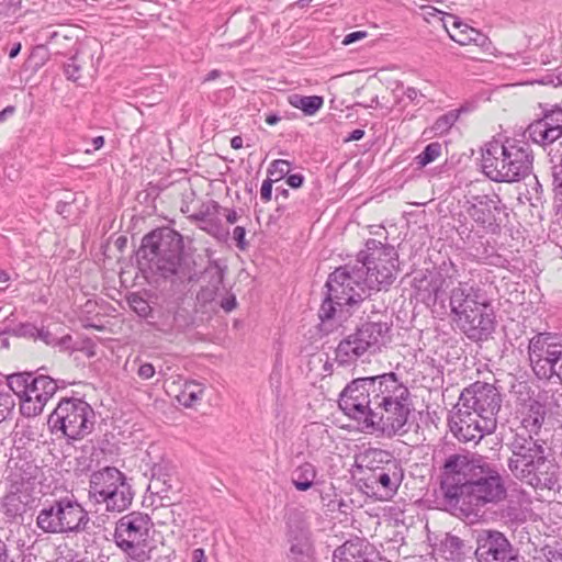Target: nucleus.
<instances>
[{
	"label": "nucleus",
	"instance_id": "nucleus-1",
	"mask_svg": "<svg viewBox=\"0 0 562 562\" xmlns=\"http://www.w3.org/2000/svg\"><path fill=\"white\" fill-rule=\"evenodd\" d=\"M440 490L446 505L475 515L507 497L497 465L479 454L449 456L441 468Z\"/></svg>",
	"mask_w": 562,
	"mask_h": 562
},
{
	"label": "nucleus",
	"instance_id": "nucleus-2",
	"mask_svg": "<svg viewBox=\"0 0 562 562\" xmlns=\"http://www.w3.org/2000/svg\"><path fill=\"white\" fill-rule=\"evenodd\" d=\"M501 405L502 396L494 385L480 381L469 385L459 396L451 431L460 441L479 442L496 429Z\"/></svg>",
	"mask_w": 562,
	"mask_h": 562
},
{
	"label": "nucleus",
	"instance_id": "nucleus-3",
	"mask_svg": "<svg viewBox=\"0 0 562 562\" xmlns=\"http://www.w3.org/2000/svg\"><path fill=\"white\" fill-rule=\"evenodd\" d=\"M546 441L540 438L514 435L508 447L512 457L508 469L520 482L540 491L559 488V465L546 454Z\"/></svg>",
	"mask_w": 562,
	"mask_h": 562
},
{
	"label": "nucleus",
	"instance_id": "nucleus-4",
	"mask_svg": "<svg viewBox=\"0 0 562 562\" xmlns=\"http://www.w3.org/2000/svg\"><path fill=\"white\" fill-rule=\"evenodd\" d=\"M140 252L172 284H190L200 280L195 261L182 256V236L173 229L164 227L147 234L142 240Z\"/></svg>",
	"mask_w": 562,
	"mask_h": 562
},
{
	"label": "nucleus",
	"instance_id": "nucleus-5",
	"mask_svg": "<svg viewBox=\"0 0 562 562\" xmlns=\"http://www.w3.org/2000/svg\"><path fill=\"white\" fill-rule=\"evenodd\" d=\"M376 401L371 412L370 423L367 424L369 430L380 431L387 437L406 434L408 417L412 413L411 393L395 373L382 374Z\"/></svg>",
	"mask_w": 562,
	"mask_h": 562
},
{
	"label": "nucleus",
	"instance_id": "nucleus-6",
	"mask_svg": "<svg viewBox=\"0 0 562 562\" xmlns=\"http://www.w3.org/2000/svg\"><path fill=\"white\" fill-rule=\"evenodd\" d=\"M533 155L521 139L488 142L482 150L483 173L495 182H518L531 173Z\"/></svg>",
	"mask_w": 562,
	"mask_h": 562
},
{
	"label": "nucleus",
	"instance_id": "nucleus-7",
	"mask_svg": "<svg viewBox=\"0 0 562 562\" xmlns=\"http://www.w3.org/2000/svg\"><path fill=\"white\" fill-rule=\"evenodd\" d=\"M327 294L323 301L318 315L322 322L346 321L350 312L349 306L361 302L369 295V289L363 277V267L345 265L336 268L326 282Z\"/></svg>",
	"mask_w": 562,
	"mask_h": 562
},
{
	"label": "nucleus",
	"instance_id": "nucleus-8",
	"mask_svg": "<svg viewBox=\"0 0 562 562\" xmlns=\"http://www.w3.org/2000/svg\"><path fill=\"white\" fill-rule=\"evenodd\" d=\"M153 527L148 514L132 512L124 515L115 525V544L135 562H156L157 547L150 540Z\"/></svg>",
	"mask_w": 562,
	"mask_h": 562
},
{
	"label": "nucleus",
	"instance_id": "nucleus-9",
	"mask_svg": "<svg viewBox=\"0 0 562 562\" xmlns=\"http://www.w3.org/2000/svg\"><path fill=\"white\" fill-rule=\"evenodd\" d=\"M359 267H363V277L369 291L386 290L398 272V254L391 245L376 239H368L366 249L358 254Z\"/></svg>",
	"mask_w": 562,
	"mask_h": 562
},
{
	"label": "nucleus",
	"instance_id": "nucleus-10",
	"mask_svg": "<svg viewBox=\"0 0 562 562\" xmlns=\"http://www.w3.org/2000/svg\"><path fill=\"white\" fill-rule=\"evenodd\" d=\"M89 521L87 510L72 494L54 499L36 517L37 527L47 533H78L87 529Z\"/></svg>",
	"mask_w": 562,
	"mask_h": 562
},
{
	"label": "nucleus",
	"instance_id": "nucleus-11",
	"mask_svg": "<svg viewBox=\"0 0 562 562\" xmlns=\"http://www.w3.org/2000/svg\"><path fill=\"white\" fill-rule=\"evenodd\" d=\"M7 386L20 400V412L25 417L38 416L58 386L48 375L18 372L7 376Z\"/></svg>",
	"mask_w": 562,
	"mask_h": 562
},
{
	"label": "nucleus",
	"instance_id": "nucleus-12",
	"mask_svg": "<svg viewBox=\"0 0 562 562\" xmlns=\"http://www.w3.org/2000/svg\"><path fill=\"white\" fill-rule=\"evenodd\" d=\"M95 414L83 400L65 397L59 401L48 418L54 429L60 430L70 440L88 436L94 427Z\"/></svg>",
	"mask_w": 562,
	"mask_h": 562
},
{
	"label": "nucleus",
	"instance_id": "nucleus-13",
	"mask_svg": "<svg viewBox=\"0 0 562 562\" xmlns=\"http://www.w3.org/2000/svg\"><path fill=\"white\" fill-rule=\"evenodd\" d=\"M382 375L359 378L350 382L341 392L338 405L350 418L358 422L362 430H369L371 412L376 405L378 387Z\"/></svg>",
	"mask_w": 562,
	"mask_h": 562
},
{
	"label": "nucleus",
	"instance_id": "nucleus-14",
	"mask_svg": "<svg viewBox=\"0 0 562 562\" xmlns=\"http://www.w3.org/2000/svg\"><path fill=\"white\" fill-rule=\"evenodd\" d=\"M530 366L539 379L557 378L562 384V341L551 333H539L529 340Z\"/></svg>",
	"mask_w": 562,
	"mask_h": 562
},
{
	"label": "nucleus",
	"instance_id": "nucleus-15",
	"mask_svg": "<svg viewBox=\"0 0 562 562\" xmlns=\"http://www.w3.org/2000/svg\"><path fill=\"white\" fill-rule=\"evenodd\" d=\"M389 329L385 323L363 324L339 342L336 348V360L342 366H348L366 352L373 353L380 350V347L385 344Z\"/></svg>",
	"mask_w": 562,
	"mask_h": 562
},
{
	"label": "nucleus",
	"instance_id": "nucleus-16",
	"mask_svg": "<svg viewBox=\"0 0 562 562\" xmlns=\"http://www.w3.org/2000/svg\"><path fill=\"white\" fill-rule=\"evenodd\" d=\"M477 562H519L518 550L508 538L495 529H483L475 537Z\"/></svg>",
	"mask_w": 562,
	"mask_h": 562
},
{
	"label": "nucleus",
	"instance_id": "nucleus-17",
	"mask_svg": "<svg viewBox=\"0 0 562 562\" xmlns=\"http://www.w3.org/2000/svg\"><path fill=\"white\" fill-rule=\"evenodd\" d=\"M487 301L485 293L468 282H459L450 292L449 306L457 326L461 318L468 316L483 306Z\"/></svg>",
	"mask_w": 562,
	"mask_h": 562
},
{
	"label": "nucleus",
	"instance_id": "nucleus-18",
	"mask_svg": "<svg viewBox=\"0 0 562 562\" xmlns=\"http://www.w3.org/2000/svg\"><path fill=\"white\" fill-rule=\"evenodd\" d=\"M458 327L473 341L487 339L495 328V315L488 300L483 303L481 308H476L472 314L461 318Z\"/></svg>",
	"mask_w": 562,
	"mask_h": 562
},
{
	"label": "nucleus",
	"instance_id": "nucleus-19",
	"mask_svg": "<svg viewBox=\"0 0 562 562\" xmlns=\"http://www.w3.org/2000/svg\"><path fill=\"white\" fill-rule=\"evenodd\" d=\"M526 132L536 144H552L562 136V109L547 111L541 119L529 124Z\"/></svg>",
	"mask_w": 562,
	"mask_h": 562
},
{
	"label": "nucleus",
	"instance_id": "nucleus-20",
	"mask_svg": "<svg viewBox=\"0 0 562 562\" xmlns=\"http://www.w3.org/2000/svg\"><path fill=\"white\" fill-rule=\"evenodd\" d=\"M289 562H315L311 531L303 522H288Z\"/></svg>",
	"mask_w": 562,
	"mask_h": 562
},
{
	"label": "nucleus",
	"instance_id": "nucleus-21",
	"mask_svg": "<svg viewBox=\"0 0 562 562\" xmlns=\"http://www.w3.org/2000/svg\"><path fill=\"white\" fill-rule=\"evenodd\" d=\"M126 480V475L115 467H104L93 471L89 480V499L98 504L105 492Z\"/></svg>",
	"mask_w": 562,
	"mask_h": 562
},
{
	"label": "nucleus",
	"instance_id": "nucleus-22",
	"mask_svg": "<svg viewBox=\"0 0 562 562\" xmlns=\"http://www.w3.org/2000/svg\"><path fill=\"white\" fill-rule=\"evenodd\" d=\"M547 417L546 406L536 400H529L520 409L521 430L517 434H525L526 437L538 438Z\"/></svg>",
	"mask_w": 562,
	"mask_h": 562
},
{
	"label": "nucleus",
	"instance_id": "nucleus-23",
	"mask_svg": "<svg viewBox=\"0 0 562 562\" xmlns=\"http://www.w3.org/2000/svg\"><path fill=\"white\" fill-rule=\"evenodd\" d=\"M403 479V470L400 462H391L387 468H383L382 471H378L374 474H368L364 477L367 486L383 492L385 495H390L396 492Z\"/></svg>",
	"mask_w": 562,
	"mask_h": 562
},
{
	"label": "nucleus",
	"instance_id": "nucleus-24",
	"mask_svg": "<svg viewBox=\"0 0 562 562\" xmlns=\"http://www.w3.org/2000/svg\"><path fill=\"white\" fill-rule=\"evenodd\" d=\"M221 210V205L216 201L211 200L203 203L199 211L190 215L189 218L193 222H199L200 228L207 234L221 238L226 234L218 217Z\"/></svg>",
	"mask_w": 562,
	"mask_h": 562
},
{
	"label": "nucleus",
	"instance_id": "nucleus-25",
	"mask_svg": "<svg viewBox=\"0 0 562 562\" xmlns=\"http://www.w3.org/2000/svg\"><path fill=\"white\" fill-rule=\"evenodd\" d=\"M334 562H375L374 551L362 540L346 541L334 551Z\"/></svg>",
	"mask_w": 562,
	"mask_h": 562
},
{
	"label": "nucleus",
	"instance_id": "nucleus-26",
	"mask_svg": "<svg viewBox=\"0 0 562 562\" xmlns=\"http://www.w3.org/2000/svg\"><path fill=\"white\" fill-rule=\"evenodd\" d=\"M202 274L207 278L209 281L207 284L203 285L198 292L196 301L204 306L214 302L218 296L223 284L224 271L216 262L212 261L205 267Z\"/></svg>",
	"mask_w": 562,
	"mask_h": 562
},
{
	"label": "nucleus",
	"instance_id": "nucleus-27",
	"mask_svg": "<svg viewBox=\"0 0 562 562\" xmlns=\"http://www.w3.org/2000/svg\"><path fill=\"white\" fill-rule=\"evenodd\" d=\"M133 498L134 492L126 480L105 492L98 504L104 505L108 512L122 513L132 505Z\"/></svg>",
	"mask_w": 562,
	"mask_h": 562
},
{
	"label": "nucleus",
	"instance_id": "nucleus-28",
	"mask_svg": "<svg viewBox=\"0 0 562 562\" xmlns=\"http://www.w3.org/2000/svg\"><path fill=\"white\" fill-rule=\"evenodd\" d=\"M391 462H398V460H396L391 452L378 448L366 449L356 458L358 468L367 470L369 472L368 474L382 471V469L387 468Z\"/></svg>",
	"mask_w": 562,
	"mask_h": 562
},
{
	"label": "nucleus",
	"instance_id": "nucleus-29",
	"mask_svg": "<svg viewBox=\"0 0 562 562\" xmlns=\"http://www.w3.org/2000/svg\"><path fill=\"white\" fill-rule=\"evenodd\" d=\"M498 203L499 199L496 195L494 198L484 195L476 199V202L468 209V213L479 225L491 227L495 223L494 212L497 210Z\"/></svg>",
	"mask_w": 562,
	"mask_h": 562
},
{
	"label": "nucleus",
	"instance_id": "nucleus-30",
	"mask_svg": "<svg viewBox=\"0 0 562 562\" xmlns=\"http://www.w3.org/2000/svg\"><path fill=\"white\" fill-rule=\"evenodd\" d=\"M449 19L452 20L451 29L448 27L447 22H445V27L452 41L460 45L474 43L477 46H483L485 44L487 38L481 32L462 23L452 15H449Z\"/></svg>",
	"mask_w": 562,
	"mask_h": 562
},
{
	"label": "nucleus",
	"instance_id": "nucleus-31",
	"mask_svg": "<svg viewBox=\"0 0 562 562\" xmlns=\"http://www.w3.org/2000/svg\"><path fill=\"white\" fill-rule=\"evenodd\" d=\"M316 477V469L312 463L305 462L294 469L291 482L299 491L310 490Z\"/></svg>",
	"mask_w": 562,
	"mask_h": 562
},
{
	"label": "nucleus",
	"instance_id": "nucleus-32",
	"mask_svg": "<svg viewBox=\"0 0 562 562\" xmlns=\"http://www.w3.org/2000/svg\"><path fill=\"white\" fill-rule=\"evenodd\" d=\"M289 103L302 110L306 115H314L323 106L324 100L319 95L291 94Z\"/></svg>",
	"mask_w": 562,
	"mask_h": 562
},
{
	"label": "nucleus",
	"instance_id": "nucleus-33",
	"mask_svg": "<svg viewBox=\"0 0 562 562\" xmlns=\"http://www.w3.org/2000/svg\"><path fill=\"white\" fill-rule=\"evenodd\" d=\"M203 390L204 389L200 383L195 381H187L180 393L177 395L178 402L186 407H192L201 400Z\"/></svg>",
	"mask_w": 562,
	"mask_h": 562
},
{
	"label": "nucleus",
	"instance_id": "nucleus-34",
	"mask_svg": "<svg viewBox=\"0 0 562 562\" xmlns=\"http://www.w3.org/2000/svg\"><path fill=\"white\" fill-rule=\"evenodd\" d=\"M2 508L9 518H16L25 513L26 504L16 490L4 495L2 498Z\"/></svg>",
	"mask_w": 562,
	"mask_h": 562
},
{
	"label": "nucleus",
	"instance_id": "nucleus-35",
	"mask_svg": "<svg viewBox=\"0 0 562 562\" xmlns=\"http://www.w3.org/2000/svg\"><path fill=\"white\" fill-rule=\"evenodd\" d=\"M460 112L461 110H451L439 116L430 127V133L434 136H441L448 133L454 123L459 120Z\"/></svg>",
	"mask_w": 562,
	"mask_h": 562
},
{
	"label": "nucleus",
	"instance_id": "nucleus-36",
	"mask_svg": "<svg viewBox=\"0 0 562 562\" xmlns=\"http://www.w3.org/2000/svg\"><path fill=\"white\" fill-rule=\"evenodd\" d=\"M160 467H155L153 469V475L148 484V491L151 494L160 495L164 497V494L168 493L171 488V479L168 475H160Z\"/></svg>",
	"mask_w": 562,
	"mask_h": 562
},
{
	"label": "nucleus",
	"instance_id": "nucleus-37",
	"mask_svg": "<svg viewBox=\"0 0 562 562\" xmlns=\"http://www.w3.org/2000/svg\"><path fill=\"white\" fill-rule=\"evenodd\" d=\"M441 144L434 142L428 144L414 160L418 169H422L435 161L441 155Z\"/></svg>",
	"mask_w": 562,
	"mask_h": 562
},
{
	"label": "nucleus",
	"instance_id": "nucleus-38",
	"mask_svg": "<svg viewBox=\"0 0 562 562\" xmlns=\"http://www.w3.org/2000/svg\"><path fill=\"white\" fill-rule=\"evenodd\" d=\"M532 562H562V552L551 546L536 549Z\"/></svg>",
	"mask_w": 562,
	"mask_h": 562
},
{
	"label": "nucleus",
	"instance_id": "nucleus-39",
	"mask_svg": "<svg viewBox=\"0 0 562 562\" xmlns=\"http://www.w3.org/2000/svg\"><path fill=\"white\" fill-rule=\"evenodd\" d=\"M38 473V468L31 462H22L20 467L16 468V472L13 474L16 477L15 483H30L35 480Z\"/></svg>",
	"mask_w": 562,
	"mask_h": 562
},
{
	"label": "nucleus",
	"instance_id": "nucleus-40",
	"mask_svg": "<svg viewBox=\"0 0 562 562\" xmlns=\"http://www.w3.org/2000/svg\"><path fill=\"white\" fill-rule=\"evenodd\" d=\"M449 286L447 277L443 276L440 271L436 272L431 276L428 291L434 294L435 300L440 297V293L445 292V290Z\"/></svg>",
	"mask_w": 562,
	"mask_h": 562
},
{
	"label": "nucleus",
	"instance_id": "nucleus-41",
	"mask_svg": "<svg viewBox=\"0 0 562 562\" xmlns=\"http://www.w3.org/2000/svg\"><path fill=\"white\" fill-rule=\"evenodd\" d=\"M130 307L139 316L146 317L150 311V306L139 294L133 293L127 299Z\"/></svg>",
	"mask_w": 562,
	"mask_h": 562
},
{
	"label": "nucleus",
	"instance_id": "nucleus-42",
	"mask_svg": "<svg viewBox=\"0 0 562 562\" xmlns=\"http://www.w3.org/2000/svg\"><path fill=\"white\" fill-rule=\"evenodd\" d=\"M442 546L446 550H449L450 559H459L462 554L463 542L457 536L447 535Z\"/></svg>",
	"mask_w": 562,
	"mask_h": 562
},
{
	"label": "nucleus",
	"instance_id": "nucleus-43",
	"mask_svg": "<svg viewBox=\"0 0 562 562\" xmlns=\"http://www.w3.org/2000/svg\"><path fill=\"white\" fill-rule=\"evenodd\" d=\"M15 406V401L10 392L0 390V423L3 422Z\"/></svg>",
	"mask_w": 562,
	"mask_h": 562
},
{
	"label": "nucleus",
	"instance_id": "nucleus-44",
	"mask_svg": "<svg viewBox=\"0 0 562 562\" xmlns=\"http://www.w3.org/2000/svg\"><path fill=\"white\" fill-rule=\"evenodd\" d=\"M290 172V162L283 159H277L271 162L268 173L271 177H276L272 179L273 181H278L284 178Z\"/></svg>",
	"mask_w": 562,
	"mask_h": 562
},
{
	"label": "nucleus",
	"instance_id": "nucleus-45",
	"mask_svg": "<svg viewBox=\"0 0 562 562\" xmlns=\"http://www.w3.org/2000/svg\"><path fill=\"white\" fill-rule=\"evenodd\" d=\"M21 329L23 330V335L25 334H30V335H34V331L37 333V337L43 340L46 345L48 346H55V342H56V339L57 337L55 335H53L52 333H49L48 330H44V329H37L31 325H23L21 327Z\"/></svg>",
	"mask_w": 562,
	"mask_h": 562
},
{
	"label": "nucleus",
	"instance_id": "nucleus-46",
	"mask_svg": "<svg viewBox=\"0 0 562 562\" xmlns=\"http://www.w3.org/2000/svg\"><path fill=\"white\" fill-rule=\"evenodd\" d=\"M192 324V317L188 310L178 308L173 314V327L178 330H184Z\"/></svg>",
	"mask_w": 562,
	"mask_h": 562
},
{
	"label": "nucleus",
	"instance_id": "nucleus-47",
	"mask_svg": "<svg viewBox=\"0 0 562 562\" xmlns=\"http://www.w3.org/2000/svg\"><path fill=\"white\" fill-rule=\"evenodd\" d=\"M560 146V164L553 170V187L555 194L562 198V143Z\"/></svg>",
	"mask_w": 562,
	"mask_h": 562
},
{
	"label": "nucleus",
	"instance_id": "nucleus-48",
	"mask_svg": "<svg viewBox=\"0 0 562 562\" xmlns=\"http://www.w3.org/2000/svg\"><path fill=\"white\" fill-rule=\"evenodd\" d=\"M81 66L78 64L77 58L74 57L65 66V74L68 79L77 81L80 78Z\"/></svg>",
	"mask_w": 562,
	"mask_h": 562
},
{
	"label": "nucleus",
	"instance_id": "nucleus-49",
	"mask_svg": "<svg viewBox=\"0 0 562 562\" xmlns=\"http://www.w3.org/2000/svg\"><path fill=\"white\" fill-rule=\"evenodd\" d=\"M233 239L236 241V246L239 250H246L248 248L245 227L236 226L233 231Z\"/></svg>",
	"mask_w": 562,
	"mask_h": 562
},
{
	"label": "nucleus",
	"instance_id": "nucleus-50",
	"mask_svg": "<svg viewBox=\"0 0 562 562\" xmlns=\"http://www.w3.org/2000/svg\"><path fill=\"white\" fill-rule=\"evenodd\" d=\"M154 374H155V368L151 363L145 362L138 367L137 375L142 380H148V379L153 378Z\"/></svg>",
	"mask_w": 562,
	"mask_h": 562
},
{
	"label": "nucleus",
	"instance_id": "nucleus-51",
	"mask_svg": "<svg viewBox=\"0 0 562 562\" xmlns=\"http://www.w3.org/2000/svg\"><path fill=\"white\" fill-rule=\"evenodd\" d=\"M272 179H267L262 182L260 188V198L265 202H268L271 200V193H272Z\"/></svg>",
	"mask_w": 562,
	"mask_h": 562
},
{
	"label": "nucleus",
	"instance_id": "nucleus-52",
	"mask_svg": "<svg viewBox=\"0 0 562 562\" xmlns=\"http://www.w3.org/2000/svg\"><path fill=\"white\" fill-rule=\"evenodd\" d=\"M367 35H368V33L366 31H356V32L349 33L342 40V44L350 45L357 41L366 38Z\"/></svg>",
	"mask_w": 562,
	"mask_h": 562
},
{
	"label": "nucleus",
	"instance_id": "nucleus-53",
	"mask_svg": "<svg viewBox=\"0 0 562 562\" xmlns=\"http://www.w3.org/2000/svg\"><path fill=\"white\" fill-rule=\"evenodd\" d=\"M236 297L234 294H228L227 296L223 297L221 300V307L225 311V312H232L235 307H236Z\"/></svg>",
	"mask_w": 562,
	"mask_h": 562
},
{
	"label": "nucleus",
	"instance_id": "nucleus-54",
	"mask_svg": "<svg viewBox=\"0 0 562 562\" xmlns=\"http://www.w3.org/2000/svg\"><path fill=\"white\" fill-rule=\"evenodd\" d=\"M71 341H72V338H71L70 335H65L63 337H57L54 347H58L59 350H61V351H67V350L71 349V346H70Z\"/></svg>",
	"mask_w": 562,
	"mask_h": 562
},
{
	"label": "nucleus",
	"instance_id": "nucleus-55",
	"mask_svg": "<svg viewBox=\"0 0 562 562\" xmlns=\"http://www.w3.org/2000/svg\"><path fill=\"white\" fill-rule=\"evenodd\" d=\"M304 177L301 173H293L288 176L286 183L293 189H297L303 184Z\"/></svg>",
	"mask_w": 562,
	"mask_h": 562
},
{
	"label": "nucleus",
	"instance_id": "nucleus-56",
	"mask_svg": "<svg viewBox=\"0 0 562 562\" xmlns=\"http://www.w3.org/2000/svg\"><path fill=\"white\" fill-rule=\"evenodd\" d=\"M404 94L406 95L407 99H409L411 101H415L417 100V98L420 95V97H426V94L422 93L419 90H417L416 88H413V87H408Z\"/></svg>",
	"mask_w": 562,
	"mask_h": 562
},
{
	"label": "nucleus",
	"instance_id": "nucleus-57",
	"mask_svg": "<svg viewBox=\"0 0 562 562\" xmlns=\"http://www.w3.org/2000/svg\"><path fill=\"white\" fill-rule=\"evenodd\" d=\"M207 558L203 549L198 548L192 551V562H206Z\"/></svg>",
	"mask_w": 562,
	"mask_h": 562
},
{
	"label": "nucleus",
	"instance_id": "nucleus-58",
	"mask_svg": "<svg viewBox=\"0 0 562 562\" xmlns=\"http://www.w3.org/2000/svg\"><path fill=\"white\" fill-rule=\"evenodd\" d=\"M224 216L226 217L227 223L234 224L238 221V214L235 210L224 209Z\"/></svg>",
	"mask_w": 562,
	"mask_h": 562
},
{
	"label": "nucleus",
	"instance_id": "nucleus-59",
	"mask_svg": "<svg viewBox=\"0 0 562 562\" xmlns=\"http://www.w3.org/2000/svg\"><path fill=\"white\" fill-rule=\"evenodd\" d=\"M363 136H364V131L357 128V130H353L345 140L346 142L360 140Z\"/></svg>",
	"mask_w": 562,
	"mask_h": 562
},
{
	"label": "nucleus",
	"instance_id": "nucleus-60",
	"mask_svg": "<svg viewBox=\"0 0 562 562\" xmlns=\"http://www.w3.org/2000/svg\"><path fill=\"white\" fill-rule=\"evenodd\" d=\"M15 112V108L12 105H8L2 111H0V123L4 122L9 116H11Z\"/></svg>",
	"mask_w": 562,
	"mask_h": 562
},
{
	"label": "nucleus",
	"instance_id": "nucleus-61",
	"mask_svg": "<svg viewBox=\"0 0 562 562\" xmlns=\"http://www.w3.org/2000/svg\"><path fill=\"white\" fill-rule=\"evenodd\" d=\"M0 562H13L9 559L7 546L2 541H0Z\"/></svg>",
	"mask_w": 562,
	"mask_h": 562
},
{
	"label": "nucleus",
	"instance_id": "nucleus-62",
	"mask_svg": "<svg viewBox=\"0 0 562 562\" xmlns=\"http://www.w3.org/2000/svg\"><path fill=\"white\" fill-rule=\"evenodd\" d=\"M231 146L232 148L234 149H239L243 147V138L241 136H234L232 139H231Z\"/></svg>",
	"mask_w": 562,
	"mask_h": 562
},
{
	"label": "nucleus",
	"instance_id": "nucleus-63",
	"mask_svg": "<svg viewBox=\"0 0 562 562\" xmlns=\"http://www.w3.org/2000/svg\"><path fill=\"white\" fill-rule=\"evenodd\" d=\"M93 149L98 150L104 145V137L103 136H97L92 139Z\"/></svg>",
	"mask_w": 562,
	"mask_h": 562
},
{
	"label": "nucleus",
	"instance_id": "nucleus-64",
	"mask_svg": "<svg viewBox=\"0 0 562 562\" xmlns=\"http://www.w3.org/2000/svg\"><path fill=\"white\" fill-rule=\"evenodd\" d=\"M280 121V116L277 114H270L266 117V123L269 125H274Z\"/></svg>",
	"mask_w": 562,
	"mask_h": 562
}]
</instances>
